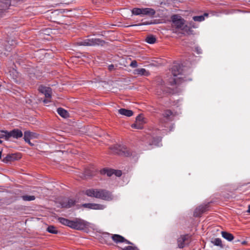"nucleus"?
<instances>
[{
  "mask_svg": "<svg viewBox=\"0 0 250 250\" xmlns=\"http://www.w3.org/2000/svg\"><path fill=\"white\" fill-rule=\"evenodd\" d=\"M171 72L174 77H177L179 75L180 76L177 78L173 79V81L170 82L171 85L179 84L183 82L187 81V79H185L184 77H182L181 69L179 65H174L172 68Z\"/></svg>",
  "mask_w": 250,
  "mask_h": 250,
  "instance_id": "7",
  "label": "nucleus"
},
{
  "mask_svg": "<svg viewBox=\"0 0 250 250\" xmlns=\"http://www.w3.org/2000/svg\"><path fill=\"white\" fill-rule=\"evenodd\" d=\"M130 66L133 68L137 67L138 66V63L136 61L134 60L131 62L130 64Z\"/></svg>",
  "mask_w": 250,
  "mask_h": 250,
  "instance_id": "36",
  "label": "nucleus"
},
{
  "mask_svg": "<svg viewBox=\"0 0 250 250\" xmlns=\"http://www.w3.org/2000/svg\"><path fill=\"white\" fill-rule=\"evenodd\" d=\"M2 143V141L0 139V144Z\"/></svg>",
  "mask_w": 250,
  "mask_h": 250,
  "instance_id": "46",
  "label": "nucleus"
},
{
  "mask_svg": "<svg viewBox=\"0 0 250 250\" xmlns=\"http://www.w3.org/2000/svg\"><path fill=\"white\" fill-rule=\"evenodd\" d=\"M115 69V66L113 64H110L108 66V69L110 71H112Z\"/></svg>",
  "mask_w": 250,
  "mask_h": 250,
  "instance_id": "40",
  "label": "nucleus"
},
{
  "mask_svg": "<svg viewBox=\"0 0 250 250\" xmlns=\"http://www.w3.org/2000/svg\"><path fill=\"white\" fill-rule=\"evenodd\" d=\"M150 145H156L154 141H152V143L149 144Z\"/></svg>",
  "mask_w": 250,
  "mask_h": 250,
  "instance_id": "43",
  "label": "nucleus"
},
{
  "mask_svg": "<svg viewBox=\"0 0 250 250\" xmlns=\"http://www.w3.org/2000/svg\"><path fill=\"white\" fill-rule=\"evenodd\" d=\"M221 234L222 237L229 241H231L234 239L233 235L231 233L228 232L222 231Z\"/></svg>",
  "mask_w": 250,
  "mask_h": 250,
  "instance_id": "21",
  "label": "nucleus"
},
{
  "mask_svg": "<svg viewBox=\"0 0 250 250\" xmlns=\"http://www.w3.org/2000/svg\"><path fill=\"white\" fill-rule=\"evenodd\" d=\"M76 201L73 199L64 198L60 202L62 208H70L75 204Z\"/></svg>",
  "mask_w": 250,
  "mask_h": 250,
  "instance_id": "10",
  "label": "nucleus"
},
{
  "mask_svg": "<svg viewBox=\"0 0 250 250\" xmlns=\"http://www.w3.org/2000/svg\"><path fill=\"white\" fill-rule=\"evenodd\" d=\"M186 240V236H182L178 240V247L180 248H183L185 246L184 242Z\"/></svg>",
  "mask_w": 250,
  "mask_h": 250,
  "instance_id": "25",
  "label": "nucleus"
},
{
  "mask_svg": "<svg viewBox=\"0 0 250 250\" xmlns=\"http://www.w3.org/2000/svg\"><path fill=\"white\" fill-rule=\"evenodd\" d=\"M118 112L120 114L125 116L126 117H131L133 114V112L132 110L125 108H121L119 109Z\"/></svg>",
  "mask_w": 250,
  "mask_h": 250,
  "instance_id": "19",
  "label": "nucleus"
},
{
  "mask_svg": "<svg viewBox=\"0 0 250 250\" xmlns=\"http://www.w3.org/2000/svg\"><path fill=\"white\" fill-rule=\"evenodd\" d=\"M118 249L121 250H137V248L136 247H132L131 246H126L125 248L118 247Z\"/></svg>",
  "mask_w": 250,
  "mask_h": 250,
  "instance_id": "32",
  "label": "nucleus"
},
{
  "mask_svg": "<svg viewBox=\"0 0 250 250\" xmlns=\"http://www.w3.org/2000/svg\"><path fill=\"white\" fill-rule=\"evenodd\" d=\"M0 139H4L5 140H9V131L7 130H0Z\"/></svg>",
  "mask_w": 250,
  "mask_h": 250,
  "instance_id": "23",
  "label": "nucleus"
},
{
  "mask_svg": "<svg viewBox=\"0 0 250 250\" xmlns=\"http://www.w3.org/2000/svg\"><path fill=\"white\" fill-rule=\"evenodd\" d=\"M35 133L30 131H26L24 133L23 139L26 143L32 146L33 144L31 143L30 139L35 138Z\"/></svg>",
  "mask_w": 250,
  "mask_h": 250,
  "instance_id": "14",
  "label": "nucleus"
},
{
  "mask_svg": "<svg viewBox=\"0 0 250 250\" xmlns=\"http://www.w3.org/2000/svg\"><path fill=\"white\" fill-rule=\"evenodd\" d=\"M16 159V156L15 154H8L6 157L3 158L2 162L4 163H8L12 161H14Z\"/></svg>",
  "mask_w": 250,
  "mask_h": 250,
  "instance_id": "20",
  "label": "nucleus"
},
{
  "mask_svg": "<svg viewBox=\"0 0 250 250\" xmlns=\"http://www.w3.org/2000/svg\"><path fill=\"white\" fill-rule=\"evenodd\" d=\"M144 118L140 115H139L136 118V122L141 123L142 124L144 123Z\"/></svg>",
  "mask_w": 250,
  "mask_h": 250,
  "instance_id": "33",
  "label": "nucleus"
},
{
  "mask_svg": "<svg viewBox=\"0 0 250 250\" xmlns=\"http://www.w3.org/2000/svg\"><path fill=\"white\" fill-rule=\"evenodd\" d=\"M47 230L49 233L52 234H57L58 232L56 228L53 226H48V228H47Z\"/></svg>",
  "mask_w": 250,
  "mask_h": 250,
  "instance_id": "30",
  "label": "nucleus"
},
{
  "mask_svg": "<svg viewBox=\"0 0 250 250\" xmlns=\"http://www.w3.org/2000/svg\"><path fill=\"white\" fill-rule=\"evenodd\" d=\"M111 152L121 156L129 157L133 155V152L125 146L115 145L110 147Z\"/></svg>",
  "mask_w": 250,
  "mask_h": 250,
  "instance_id": "5",
  "label": "nucleus"
},
{
  "mask_svg": "<svg viewBox=\"0 0 250 250\" xmlns=\"http://www.w3.org/2000/svg\"><path fill=\"white\" fill-rule=\"evenodd\" d=\"M10 4L8 1L0 2V16L2 17L3 14L7 12Z\"/></svg>",
  "mask_w": 250,
  "mask_h": 250,
  "instance_id": "17",
  "label": "nucleus"
},
{
  "mask_svg": "<svg viewBox=\"0 0 250 250\" xmlns=\"http://www.w3.org/2000/svg\"><path fill=\"white\" fill-rule=\"evenodd\" d=\"M9 133L10 138L13 137L15 139L21 138L23 135L22 131L17 128L14 129L12 130L9 131Z\"/></svg>",
  "mask_w": 250,
  "mask_h": 250,
  "instance_id": "16",
  "label": "nucleus"
},
{
  "mask_svg": "<svg viewBox=\"0 0 250 250\" xmlns=\"http://www.w3.org/2000/svg\"><path fill=\"white\" fill-rule=\"evenodd\" d=\"M12 73L14 74V76L15 77V78H14V79H16L18 76V72L16 70L13 69L12 71Z\"/></svg>",
  "mask_w": 250,
  "mask_h": 250,
  "instance_id": "39",
  "label": "nucleus"
},
{
  "mask_svg": "<svg viewBox=\"0 0 250 250\" xmlns=\"http://www.w3.org/2000/svg\"><path fill=\"white\" fill-rule=\"evenodd\" d=\"M175 113L170 109L165 110L162 114V117L159 119V125L161 127L169 128V131L173 128V125L170 124L174 117Z\"/></svg>",
  "mask_w": 250,
  "mask_h": 250,
  "instance_id": "2",
  "label": "nucleus"
},
{
  "mask_svg": "<svg viewBox=\"0 0 250 250\" xmlns=\"http://www.w3.org/2000/svg\"><path fill=\"white\" fill-rule=\"evenodd\" d=\"M209 207V203L205 204V205H201L199 206L198 208H197L194 211V216L195 217H199L200 216L202 213L205 212L208 210V208Z\"/></svg>",
  "mask_w": 250,
  "mask_h": 250,
  "instance_id": "9",
  "label": "nucleus"
},
{
  "mask_svg": "<svg viewBox=\"0 0 250 250\" xmlns=\"http://www.w3.org/2000/svg\"><path fill=\"white\" fill-rule=\"evenodd\" d=\"M100 172L102 174H106L108 177H110L114 174V170L104 168L101 170Z\"/></svg>",
  "mask_w": 250,
  "mask_h": 250,
  "instance_id": "24",
  "label": "nucleus"
},
{
  "mask_svg": "<svg viewBox=\"0 0 250 250\" xmlns=\"http://www.w3.org/2000/svg\"><path fill=\"white\" fill-rule=\"evenodd\" d=\"M143 126V124L141 123H139L138 122H135V123L132 124L131 125V127L132 128H136V129H142Z\"/></svg>",
  "mask_w": 250,
  "mask_h": 250,
  "instance_id": "31",
  "label": "nucleus"
},
{
  "mask_svg": "<svg viewBox=\"0 0 250 250\" xmlns=\"http://www.w3.org/2000/svg\"><path fill=\"white\" fill-rule=\"evenodd\" d=\"M172 25L176 28L180 29L188 34L190 33V30L188 25L185 24V21L179 15H174L171 16Z\"/></svg>",
  "mask_w": 250,
  "mask_h": 250,
  "instance_id": "4",
  "label": "nucleus"
},
{
  "mask_svg": "<svg viewBox=\"0 0 250 250\" xmlns=\"http://www.w3.org/2000/svg\"><path fill=\"white\" fill-rule=\"evenodd\" d=\"M131 12L132 14L134 15H140L141 16L146 15L150 17H153L156 13L154 9L150 8H134L132 9Z\"/></svg>",
  "mask_w": 250,
  "mask_h": 250,
  "instance_id": "8",
  "label": "nucleus"
},
{
  "mask_svg": "<svg viewBox=\"0 0 250 250\" xmlns=\"http://www.w3.org/2000/svg\"><path fill=\"white\" fill-rule=\"evenodd\" d=\"M211 242L215 246H219L221 248L223 247L222 243V240L220 238H215L214 240L212 241Z\"/></svg>",
  "mask_w": 250,
  "mask_h": 250,
  "instance_id": "29",
  "label": "nucleus"
},
{
  "mask_svg": "<svg viewBox=\"0 0 250 250\" xmlns=\"http://www.w3.org/2000/svg\"><path fill=\"white\" fill-rule=\"evenodd\" d=\"M21 199L24 201H33L35 199V197L33 195H25L21 197Z\"/></svg>",
  "mask_w": 250,
  "mask_h": 250,
  "instance_id": "28",
  "label": "nucleus"
},
{
  "mask_svg": "<svg viewBox=\"0 0 250 250\" xmlns=\"http://www.w3.org/2000/svg\"><path fill=\"white\" fill-rule=\"evenodd\" d=\"M111 238L113 241L116 243H125L127 244H133L131 242L126 239L123 236L119 234H113L111 236Z\"/></svg>",
  "mask_w": 250,
  "mask_h": 250,
  "instance_id": "12",
  "label": "nucleus"
},
{
  "mask_svg": "<svg viewBox=\"0 0 250 250\" xmlns=\"http://www.w3.org/2000/svg\"><path fill=\"white\" fill-rule=\"evenodd\" d=\"M86 194L89 197L109 201L112 199L111 193L105 189H89L86 190Z\"/></svg>",
  "mask_w": 250,
  "mask_h": 250,
  "instance_id": "3",
  "label": "nucleus"
},
{
  "mask_svg": "<svg viewBox=\"0 0 250 250\" xmlns=\"http://www.w3.org/2000/svg\"><path fill=\"white\" fill-rule=\"evenodd\" d=\"M152 23L151 22H149V21H145V22H143L142 23H141L140 24H139V25H149V24H151Z\"/></svg>",
  "mask_w": 250,
  "mask_h": 250,
  "instance_id": "41",
  "label": "nucleus"
},
{
  "mask_svg": "<svg viewBox=\"0 0 250 250\" xmlns=\"http://www.w3.org/2000/svg\"><path fill=\"white\" fill-rule=\"evenodd\" d=\"M145 41L149 44H153L156 41V38L153 35H149L146 37Z\"/></svg>",
  "mask_w": 250,
  "mask_h": 250,
  "instance_id": "27",
  "label": "nucleus"
},
{
  "mask_svg": "<svg viewBox=\"0 0 250 250\" xmlns=\"http://www.w3.org/2000/svg\"><path fill=\"white\" fill-rule=\"evenodd\" d=\"M188 27H189L190 30V32L192 31L191 28H196V26H194V23L192 21L190 22L189 25L188 26Z\"/></svg>",
  "mask_w": 250,
  "mask_h": 250,
  "instance_id": "38",
  "label": "nucleus"
},
{
  "mask_svg": "<svg viewBox=\"0 0 250 250\" xmlns=\"http://www.w3.org/2000/svg\"><path fill=\"white\" fill-rule=\"evenodd\" d=\"M39 90L45 95L46 98H51L52 89L50 87L42 85L39 87Z\"/></svg>",
  "mask_w": 250,
  "mask_h": 250,
  "instance_id": "13",
  "label": "nucleus"
},
{
  "mask_svg": "<svg viewBox=\"0 0 250 250\" xmlns=\"http://www.w3.org/2000/svg\"><path fill=\"white\" fill-rule=\"evenodd\" d=\"M82 206L84 208L96 210H103L105 208L104 205L95 203H85L83 204Z\"/></svg>",
  "mask_w": 250,
  "mask_h": 250,
  "instance_id": "11",
  "label": "nucleus"
},
{
  "mask_svg": "<svg viewBox=\"0 0 250 250\" xmlns=\"http://www.w3.org/2000/svg\"><path fill=\"white\" fill-rule=\"evenodd\" d=\"M58 221L62 224L77 230H83L88 226L87 222L78 218H76L73 220H70L63 217H59Z\"/></svg>",
  "mask_w": 250,
  "mask_h": 250,
  "instance_id": "1",
  "label": "nucleus"
},
{
  "mask_svg": "<svg viewBox=\"0 0 250 250\" xmlns=\"http://www.w3.org/2000/svg\"><path fill=\"white\" fill-rule=\"evenodd\" d=\"M1 154H2V152H1V151H0V159L1 157Z\"/></svg>",
  "mask_w": 250,
  "mask_h": 250,
  "instance_id": "45",
  "label": "nucleus"
},
{
  "mask_svg": "<svg viewBox=\"0 0 250 250\" xmlns=\"http://www.w3.org/2000/svg\"><path fill=\"white\" fill-rule=\"evenodd\" d=\"M195 49L198 54L202 53V49L199 47H196Z\"/></svg>",
  "mask_w": 250,
  "mask_h": 250,
  "instance_id": "37",
  "label": "nucleus"
},
{
  "mask_svg": "<svg viewBox=\"0 0 250 250\" xmlns=\"http://www.w3.org/2000/svg\"><path fill=\"white\" fill-rule=\"evenodd\" d=\"M84 174L87 176H92L93 174L91 170L86 169L84 172Z\"/></svg>",
  "mask_w": 250,
  "mask_h": 250,
  "instance_id": "35",
  "label": "nucleus"
},
{
  "mask_svg": "<svg viewBox=\"0 0 250 250\" xmlns=\"http://www.w3.org/2000/svg\"><path fill=\"white\" fill-rule=\"evenodd\" d=\"M133 74L134 75H137L139 76H147L149 75V73L145 68H137L134 70Z\"/></svg>",
  "mask_w": 250,
  "mask_h": 250,
  "instance_id": "18",
  "label": "nucleus"
},
{
  "mask_svg": "<svg viewBox=\"0 0 250 250\" xmlns=\"http://www.w3.org/2000/svg\"><path fill=\"white\" fill-rule=\"evenodd\" d=\"M57 112L61 117L66 118L69 117L68 112L64 109L59 107L57 109Z\"/></svg>",
  "mask_w": 250,
  "mask_h": 250,
  "instance_id": "22",
  "label": "nucleus"
},
{
  "mask_svg": "<svg viewBox=\"0 0 250 250\" xmlns=\"http://www.w3.org/2000/svg\"><path fill=\"white\" fill-rule=\"evenodd\" d=\"M208 13H204L203 15L194 16L193 17V20L195 21H202L205 20V17H208Z\"/></svg>",
  "mask_w": 250,
  "mask_h": 250,
  "instance_id": "26",
  "label": "nucleus"
},
{
  "mask_svg": "<svg viewBox=\"0 0 250 250\" xmlns=\"http://www.w3.org/2000/svg\"><path fill=\"white\" fill-rule=\"evenodd\" d=\"M156 92L157 95L161 96L163 94L170 93V89L162 82L160 85H158Z\"/></svg>",
  "mask_w": 250,
  "mask_h": 250,
  "instance_id": "15",
  "label": "nucleus"
},
{
  "mask_svg": "<svg viewBox=\"0 0 250 250\" xmlns=\"http://www.w3.org/2000/svg\"><path fill=\"white\" fill-rule=\"evenodd\" d=\"M115 174L116 176H117L118 177H120L122 175V172L121 170H114V174Z\"/></svg>",
  "mask_w": 250,
  "mask_h": 250,
  "instance_id": "34",
  "label": "nucleus"
},
{
  "mask_svg": "<svg viewBox=\"0 0 250 250\" xmlns=\"http://www.w3.org/2000/svg\"><path fill=\"white\" fill-rule=\"evenodd\" d=\"M50 99H51V98H46L45 99H44V100H43V103H44V104H47V103H48L50 102H51V101H50Z\"/></svg>",
  "mask_w": 250,
  "mask_h": 250,
  "instance_id": "42",
  "label": "nucleus"
},
{
  "mask_svg": "<svg viewBox=\"0 0 250 250\" xmlns=\"http://www.w3.org/2000/svg\"><path fill=\"white\" fill-rule=\"evenodd\" d=\"M248 212L250 213V205L248 207Z\"/></svg>",
  "mask_w": 250,
  "mask_h": 250,
  "instance_id": "44",
  "label": "nucleus"
},
{
  "mask_svg": "<svg viewBox=\"0 0 250 250\" xmlns=\"http://www.w3.org/2000/svg\"><path fill=\"white\" fill-rule=\"evenodd\" d=\"M104 42V41L100 39L88 37L85 39L79 40L77 41V44L80 46H95L97 45H103Z\"/></svg>",
  "mask_w": 250,
  "mask_h": 250,
  "instance_id": "6",
  "label": "nucleus"
}]
</instances>
